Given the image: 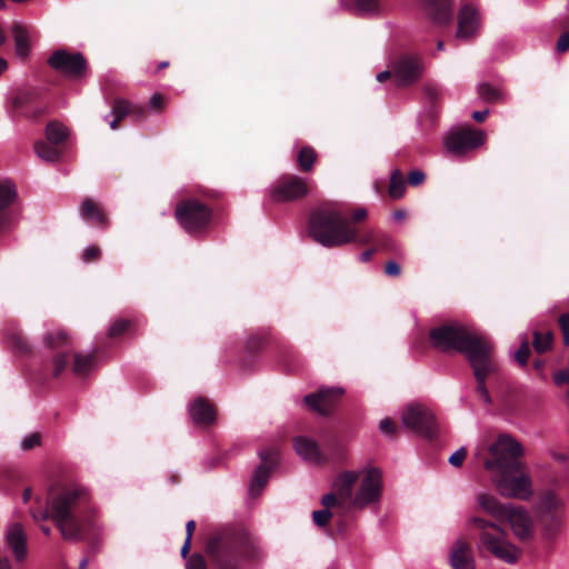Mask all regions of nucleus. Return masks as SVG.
I'll return each instance as SVG.
<instances>
[{
  "mask_svg": "<svg viewBox=\"0 0 569 569\" xmlns=\"http://www.w3.org/2000/svg\"><path fill=\"white\" fill-rule=\"evenodd\" d=\"M40 442L39 436L36 433L29 435L21 441V447L24 450H29L38 446Z\"/></svg>",
  "mask_w": 569,
  "mask_h": 569,
  "instance_id": "nucleus-51",
  "label": "nucleus"
},
{
  "mask_svg": "<svg viewBox=\"0 0 569 569\" xmlns=\"http://www.w3.org/2000/svg\"><path fill=\"white\" fill-rule=\"evenodd\" d=\"M468 526L477 532L480 550H486L507 563H515L520 558V549L507 540L506 530L498 523L480 517H471Z\"/></svg>",
  "mask_w": 569,
  "mask_h": 569,
  "instance_id": "nucleus-6",
  "label": "nucleus"
},
{
  "mask_svg": "<svg viewBox=\"0 0 569 569\" xmlns=\"http://www.w3.org/2000/svg\"><path fill=\"white\" fill-rule=\"evenodd\" d=\"M176 217L189 233L202 231L210 222L209 209L197 200H186L177 206Z\"/></svg>",
  "mask_w": 569,
  "mask_h": 569,
  "instance_id": "nucleus-9",
  "label": "nucleus"
},
{
  "mask_svg": "<svg viewBox=\"0 0 569 569\" xmlns=\"http://www.w3.org/2000/svg\"><path fill=\"white\" fill-rule=\"evenodd\" d=\"M46 136L50 143L59 144L68 137V129L58 122H51L47 126Z\"/></svg>",
  "mask_w": 569,
  "mask_h": 569,
  "instance_id": "nucleus-32",
  "label": "nucleus"
},
{
  "mask_svg": "<svg viewBox=\"0 0 569 569\" xmlns=\"http://www.w3.org/2000/svg\"><path fill=\"white\" fill-rule=\"evenodd\" d=\"M518 540H529L533 535V520L523 507L509 506L505 518Z\"/></svg>",
  "mask_w": 569,
  "mask_h": 569,
  "instance_id": "nucleus-13",
  "label": "nucleus"
},
{
  "mask_svg": "<svg viewBox=\"0 0 569 569\" xmlns=\"http://www.w3.org/2000/svg\"><path fill=\"white\" fill-rule=\"evenodd\" d=\"M308 193L306 181L302 178L291 177L283 179L269 189L270 199L274 202H287L305 197Z\"/></svg>",
  "mask_w": 569,
  "mask_h": 569,
  "instance_id": "nucleus-14",
  "label": "nucleus"
},
{
  "mask_svg": "<svg viewBox=\"0 0 569 569\" xmlns=\"http://www.w3.org/2000/svg\"><path fill=\"white\" fill-rule=\"evenodd\" d=\"M293 448L297 455L308 463L320 465L326 460L318 443L308 437H297L293 440Z\"/></svg>",
  "mask_w": 569,
  "mask_h": 569,
  "instance_id": "nucleus-22",
  "label": "nucleus"
},
{
  "mask_svg": "<svg viewBox=\"0 0 569 569\" xmlns=\"http://www.w3.org/2000/svg\"><path fill=\"white\" fill-rule=\"evenodd\" d=\"M277 455V451L273 449L259 452V456L263 463L256 469L252 476L249 487V492L252 497H258L262 489L264 488V486L267 485L271 468L276 462Z\"/></svg>",
  "mask_w": 569,
  "mask_h": 569,
  "instance_id": "nucleus-18",
  "label": "nucleus"
},
{
  "mask_svg": "<svg viewBox=\"0 0 569 569\" xmlns=\"http://www.w3.org/2000/svg\"><path fill=\"white\" fill-rule=\"evenodd\" d=\"M523 455L522 445L509 433H501L491 443H481L476 450V456L482 460L485 469L490 473L506 468L520 471L523 463L519 459Z\"/></svg>",
  "mask_w": 569,
  "mask_h": 569,
  "instance_id": "nucleus-5",
  "label": "nucleus"
},
{
  "mask_svg": "<svg viewBox=\"0 0 569 569\" xmlns=\"http://www.w3.org/2000/svg\"><path fill=\"white\" fill-rule=\"evenodd\" d=\"M562 506V500L558 498L552 490H546L538 499V509L541 516H548L550 512L559 511Z\"/></svg>",
  "mask_w": 569,
  "mask_h": 569,
  "instance_id": "nucleus-29",
  "label": "nucleus"
},
{
  "mask_svg": "<svg viewBox=\"0 0 569 569\" xmlns=\"http://www.w3.org/2000/svg\"><path fill=\"white\" fill-rule=\"evenodd\" d=\"M529 355H530L529 342H528L527 338H523L519 349L515 353V358L519 362V365L526 366Z\"/></svg>",
  "mask_w": 569,
  "mask_h": 569,
  "instance_id": "nucleus-43",
  "label": "nucleus"
},
{
  "mask_svg": "<svg viewBox=\"0 0 569 569\" xmlns=\"http://www.w3.org/2000/svg\"><path fill=\"white\" fill-rule=\"evenodd\" d=\"M67 333L62 330L47 332L43 337V343L49 348L61 347L67 343Z\"/></svg>",
  "mask_w": 569,
  "mask_h": 569,
  "instance_id": "nucleus-37",
  "label": "nucleus"
},
{
  "mask_svg": "<svg viewBox=\"0 0 569 569\" xmlns=\"http://www.w3.org/2000/svg\"><path fill=\"white\" fill-rule=\"evenodd\" d=\"M470 366L477 380V391L481 400L486 405H490L492 400L486 387V379L497 370V365L491 357V352H488L481 358L470 357Z\"/></svg>",
  "mask_w": 569,
  "mask_h": 569,
  "instance_id": "nucleus-15",
  "label": "nucleus"
},
{
  "mask_svg": "<svg viewBox=\"0 0 569 569\" xmlns=\"http://www.w3.org/2000/svg\"><path fill=\"white\" fill-rule=\"evenodd\" d=\"M130 112V104L127 100L118 99L114 101L111 116L117 117L118 119H123Z\"/></svg>",
  "mask_w": 569,
  "mask_h": 569,
  "instance_id": "nucleus-40",
  "label": "nucleus"
},
{
  "mask_svg": "<svg viewBox=\"0 0 569 569\" xmlns=\"http://www.w3.org/2000/svg\"><path fill=\"white\" fill-rule=\"evenodd\" d=\"M196 528V522L193 520H189L186 525V531H187V540H191L193 531Z\"/></svg>",
  "mask_w": 569,
  "mask_h": 569,
  "instance_id": "nucleus-62",
  "label": "nucleus"
},
{
  "mask_svg": "<svg viewBox=\"0 0 569 569\" xmlns=\"http://www.w3.org/2000/svg\"><path fill=\"white\" fill-rule=\"evenodd\" d=\"M545 532L552 537L562 525V515L559 511L550 512L548 516H541Z\"/></svg>",
  "mask_w": 569,
  "mask_h": 569,
  "instance_id": "nucleus-34",
  "label": "nucleus"
},
{
  "mask_svg": "<svg viewBox=\"0 0 569 569\" xmlns=\"http://www.w3.org/2000/svg\"><path fill=\"white\" fill-rule=\"evenodd\" d=\"M10 32L14 43L16 56L21 60H26L31 53L33 42L30 28L20 21H16L11 24Z\"/></svg>",
  "mask_w": 569,
  "mask_h": 569,
  "instance_id": "nucleus-20",
  "label": "nucleus"
},
{
  "mask_svg": "<svg viewBox=\"0 0 569 569\" xmlns=\"http://www.w3.org/2000/svg\"><path fill=\"white\" fill-rule=\"evenodd\" d=\"M379 430L382 435H385L387 437H391L396 433L397 427L390 418H383L379 422Z\"/></svg>",
  "mask_w": 569,
  "mask_h": 569,
  "instance_id": "nucleus-47",
  "label": "nucleus"
},
{
  "mask_svg": "<svg viewBox=\"0 0 569 569\" xmlns=\"http://www.w3.org/2000/svg\"><path fill=\"white\" fill-rule=\"evenodd\" d=\"M34 151L39 158L44 161L53 162L60 157V150L57 144L38 141L34 143Z\"/></svg>",
  "mask_w": 569,
  "mask_h": 569,
  "instance_id": "nucleus-31",
  "label": "nucleus"
},
{
  "mask_svg": "<svg viewBox=\"0 0 569 569\" xmlns=\"http://www.w3.org/2000/svg\"><path fill=\"white\" fill-rule=\"evenodd\" d=\"M316 160L315 150L310 147H305L298 154L299 167L303 171H310Z\"/></svg>",
  "mask_w": 569,
  "mask_h": 569,
  "instance_id": "nucleus-36",
  "label": "nucleus"
},
{
  "mask_svg": "<svg viewBox=\"0 0 569 569\" xmlns=\"http://www.w3.org/2000/svg\"><path fill=\"white\" fill-rule=\"evenodd\" d=\"M80 217L94 227H106L107 218L93 200L86 198L80 204Z\"/></svg>",
  "mask_w": 569,
  "mask_h": 569,
  "instance_id": "nucleus-26",
  "label": "nucleus"
},
{
  "mask_svg": "<svg viewBox=\"0 0 569 569\" xmlns=\"http://www.w3.org/2000/svg\"><path fill=\"white\" fill-rule=\"evenodd\" d=\"M162 106H163V98H162V96H160L158 93H154L149 99V108H151V109H160V108H162Z\"/></svg>",
  "mask_w": 569,
  "mask_h": 569,
  "instance_id": "nucleus-57",
  "label": "nucleus"
},
{
  "mask_svg": "<svg viewBox=\"0 0 569 569\" xmlns=\"http://www.w3.org/2000/svg\"><path fill=\"white\" fill-rule=\"evenodd\" d=\"M48 64L57 72L72 79L80 78L87 67L82 53L68 51L67 49L54 50L48 59Z\"/></svg>",
  "mask_w": 569,
  "mask_h": 569,
  "instance_id": "nucleus-12",
  "label": "nucleus"
},
{
  "mask_svg": "<svg viewBox=\"0 0 569 569\" xmlns=\"http://www.w3.org/2000/svg\"><path fill=\"white\" fill-rule=\"evenodd\" d=\"M426 11L437 24H445L452 18V3L450 0H428Z\"/></svg>",
  "mask_w": 569,
  "mask_h": 569,
  "instance_id": "nucleus-25",
  "label": "nucleus"
},
{
  "mask_svg": "<svg viewBox=\"0 0 569 569\" xmlns=\"http://www.w3.org/2000/svg\"><path fill=\"white\" fill-rule=\"evenodd\" d=\"M129 325H130V322L126 319L116 320L109 329V336L112 338L120 336L122 332H124L127 330Z\"/></svg>",
  "mask_w": 569,
  "mask_h": 569,
  "instance_id": "nucleus-46",
  "label": "nucleus"
},
{
  "mask_svg": "<svg viewBox=\"0 0 569 569\" xmlns=\"http://www.w3.org/2000/svg\"><path fill=\"white\" fill-rule=\"evenodd\" d=\"M331 517L332 513L329 511V509L316 510L312 512L313 522L319 527L326 526Z\"/></svg>",
  "mask_w": 569,
  "mask_h": 569,
  "instance_id": "nucleus-45",
  "label": "nucleus"
},
{
  "mask_svg": "<svg viewBox=\"0 0 569 569\" xmlns=\"http://www.w3.org/2000/svg\"><path fill=\"white\" fill-rule=\"evenodd\" d=\"M480 29V17L476 8L470 4L465 6L458 16V29L456 37L461 40H468L475 37Z\"/></svg>",
  "mask_w": 569,
  "mask_h": 569,
  "instance_id": "nucleus-19",
  "label": "nucleus"
},
{
  "mask_svg": "<svg viewBox=\"0 0 569 569\" xmlns=\"http://www.w3.org/2000/svg\"><path fill=\"white\" fill-rule=\"evenodd\" d=\"M569 49V31L562 33L557 42V50L559 52H565Z\"/></svg>",
  "mask_w": 569,
  "mask_h": 569,
  "instance_id": "nucleus-55",
  "label": "nucleus"
},
{
  "mask_svg": "<svg viewBox=\"0 0 569 569\" xmlns=\"http://www.w3.org/2000/svg\"><path fill=\"white\" fill-rule=\"evenodd\" d=\"M431 345L440 351L456 350L470 357L481 358L491 352V343L477 331L460 323L443 325L429 332Z\"/></svg>",
  "mask_w": 569,
  "mask_h": 569,
  "instance_id": "nucleus-4",
  "label": "nucleus"
},
{
  "mask_svg": "<svg viewBox=\"0 0 569 569\" xmlns=\"http://www.w3.org/2000/svg\"><path fill=\"white\" fill-rule=\"evenodd\" d=\"M488 114H489L488 109L475 111L472 113V119L476 120L477 122H482L487 118Z\"/></svg>",
  "mask_w": 569,
  "mask_h": 569,
  "instance_id": "nucleus-60",
  "label": "nucleus"
},
{
  "mask_svg": "<svg viewBox=\"0 0 569 569\" xmlns=\"http://www.w3.org/2000/svg\"><path fill=\"white\" fill-rule=\"evenodd\" d=\"M455 569H475L470 546L465 540H457L450 556Z\"/></svg>",
  "mask_w": 569,
  "mask_h": 569,
  "instance_id": "nucleus-24",
  "label": "nucleus"
},
{
  "mask_svg": "<svg viewBox=\"0 0 569 569\" xmlns=\"http://www.w3.org/2000/svg\"><path fill=\"white\" fill-rule=\"evenodd\" d=\"M207 552L218 569H239L243 560L260 557L261 548L246 530L224 528L209 539Z\"/></svg>",
  "mask_w": 569,
  "mask_h": 569,
  "instance_id": "nucleus-3",
  "label": "nucleus"
},
{
  "mask_svg": "<svg viewBox=\"0 0 569 569\" xmlns=\"http://www.w3.org/2000/svg\"><path fill=\"white\" fill-rule=\"evenodd\" d=\"M376 251L386 250V251H397L398 244L396 241L387 234H379L376 239Z\"/></svg>",
  "mask_w": 569,
  "mask_h": 569,
  "instance_id": "nucleus-39",
  "label": "nucleus"
},
{
  "mask_svg": "<svg viewBox=\"0 0 569 569\" xmlns=\"http://www.w3.org/2000/svg\"><path fill=\"white\" fill-rule=\"evenodd\" d=\"M553 381L557 386L569 385V369H563L553 373Z\"/></svg>",
  "mask_w": 569,
  "mask_h": 569,
  "instance_id": "nucleus-50",
  "label": "nucleus"
},
{
  "mask_svg": "<svg viewBox=\"0 0 569 569\" xmlns=\"http://www.w3.org/2000/svg\"><path fill=\"white\" fill-rule=\"evenodd\" d=\"M425 180V173L421 170H413L408 174V181L411 186H419Z\"/></svg>",
  "mask_w": 569,
  "mask_h": 569,
  "instance_id": "nucleus-52",
  "label": "nucleus"
},
{
  "mask_svg": "<svg viewBox=\"0 0 569 569\" xmlns=\"http://www.w3.org/2000/svg\"><path fill=\"white\" fill-rule=\"evenodd\" d=\"M342 392L341 388H322L315 393L307 395L303 401L311 410L320 415H328Z\"/></svg>",
  "mask_w": 569,
  "mask_h": 569,
  "instance_id": "nucleus-17",
  "label": "nucleus"
},
{
  "mask_svg": "<svg viewBox=\"0 0 569 569\" xmlns=\"http://www.w3.org/2000/svg\"><path fill=\"white\" fill-rule=\"evenodd\" d=\"M97 366L94 352H77L73 356L72 371L76 376H86Z\"/></svg>",
  "mask_w": 569,
  "mask_h": 569,
  "instance_id": "nucleus-28",
  "label": "nucleus"
},
{
  "mask_svg": "<svg viewBox=\"0 0 569 569\" xmlns=\"http://www.w3.org/2000/svg\"><path fill=\"white\" fill-rule=\"evenodd\" d=\"M358 478L359 475L356 471H345L338 476L335 486L340 497H351L353 485Z\"/></svg>",
  "mask_w": 569,
  "mask_h": 569,
  "instance_id": "nucleus-30",
  "label": "nucleus"
},
{
  "mask_svg": "<svg viewBox=\"0 0 569 569\" xmlns=\"http://www.w3.org/2000/svg\"><path fill=\"white\" fill-rule=\"evenodd\" d=\"M385 271L388 276L398 277L400 274V267L396 261H388Z\"/></svg>",
  "mask_w": 569,
  "mask_h": 569,
  "instance_id": "nucleus-56",
  "label": "nucleus"
},
{
  "mask_svg": "<svg viewBox=\"0 0 569 569\" xmlns=\"http://www.w3.org/2000/svg\"><path fill=\"white\" fill-rule=\"evenodd\" d=\"M406 182L399 170H393L390 177L389 194L393 199H399L405 194Z\"/></svg>",
  "mask_w": 569,
  "mask_h": 569,
  "instance_id": "nucleus-33",
  "label": "nucleus"
},
{
  "mask_svg": "<svg viewBox=\"0 0 569 569\" xmlns=\"http://www.w3.org/2000/svg\"><path fill=\"white\" fill-rule=\"evenodd\" d=\"M401 421L405 428L421 436L431 437L436 432L435 415L421 403L408 405L402 411Z\"/></svg>",
  "mask_w": 569,
  "mask_h": 569,
  "instance_id": "nucleus-10",
  "label": "nucleus"
},
{
  "mask_svg": "<svg viewBox=\"0 0 569 569\" xmlns=\"http://www.w3.org/2000/svg\"><path fill=\"white\" fill-rule=\"evenodd\" d=\"M467 456V451L465 448L458 449L456 452H453L450 458L449 462L455 467H460Z\"/></svg>",
  "mask_w": 569,
  "mask_h": 569,
  "instance_id": "nucleus-49",
  "label": "nucleus"
},
{
  "mask_svg": "<svg viewBox=\"0 0 569 569\" xmlns=\"http://www.w3.org/2000/svg\"><path fill=\"white\" fill-rule=\"evenodd\" d=\"M376 252V249H368V250H365L361 254H360V260L362 262H367L371 259L372 254Z\"/></svg>",
  "mask_w": 569,
  "mask_h": 569,
  "instance_id": "nucleus-63",
  "label": "nucleus"
},
{
  "mask_svg": "<svg viewBox=\"0 0 569 569\" xmlns=\"http://www.w3.org/2000/svg\"><path fill=\"white\" fill-rule=\"evenodd\" d=\"M383 479L378 468H369L363 471L360 486L351 500L352 507L365 509L378 505L382 497Z\"/></svg>",
  "mask_w": 569,
  "mask_h": 569,
  "instance_id": "nucleus-8",
  "label": "nucleus"
},
{
  "mask_svg": "<svg viewBox=\"0 0 569 569\" xmlns=\"http://www.w3.org/2000/svg\"><path fill=\"white\" fill-rule=\"evenodd\" d=\"M552 342V333L546 332L540 333L538 331H535V339H533V348L537 352L542 353L547 351L551 347Z\"/></svg>",
  "mask_w": 569,
  "mask_h": 569,
  "instance_id": "nucleus-38",
  "label": "nucleus"
},
{
  "mask_svg": "<svg viewBox=\"0 0 569 569\" xmlns=\"http://www.w3.org/2000/svg\"><path fill=\"white\" fill-rule=\"evenodd\" d=\"M12 347L20 349L22 351L28 350L26 343L22 341V338L20 336L12 337Z\"/></svg>",
  "mask_w": 569,
  "mask_h": 569,
  "instance_id": "nucleus-59",
  "label": "nucleus"
},
{
  "mask_svg": "<svg viewBox=\"0 0 569 569\" xmlns=\"http://www.w3.org/2000/svg\"><path fill=\"white\" fill-rule=\"evenodd\" d=\"M190 417L196 425H208L214 420L212 407L203 399L194 400L189 408Z\"/></svg>",
  "mask_w": 569,
  "mask_h": 569,
  "instance_id": "nucleus-27",
  "label": "nucleus"
},
{
  "mask_svg": "<svg viewBox=\"0 0 569 569\" xmlns=\"http://www.w3.org/2000/svg\"><path fill=\"white\" fill-rule=\"evenodd\" d=\"M565 345H569V313H563L559 319Z\"/></svg>",
  "mask_w": 569,
  "mask_h": 569,
  "instance_id": "nucleus-48",
  "label": "nucleus"
},
{
  "mask_svg": "<svg viewBox=\"0 0 569 569\" xmlns=\"http://www.w3.org/2000/svg\"><path fill=\"white\" fill-rule=\"evenodd\" d=\"M322 505L326 507V509H329L331 506L336 502V496L333 493L325 495L321 499Z\"/></svg>",
  "mask_w": 569,
  "mask_h": 569,
  "instance_id": "nucleus-58",
  "label": "nucleus"
},
{
  "mask_svg": "<svg viewBox=\"0 0 569 569\" xmlns=\"http://www.w3.org/2000/svg\"><path fill=\"white\" fill-rule=\"evenodd\" d=\"M356 9L360 13H372L379 9L378 0H356Z\"/></svg>",
  "mask_w": 569,
  "mask_h": 569,
  "instance_id": "nucleus-41",
  "label": "nucleus"
},
{
  "mask_svg": "<svg viewBox=\"0 0 569 569\" xmlns=\"http://www.w3.org/2000/svg\"><path fill=\"white\" fill-rule=\"evenodd\" d=\"M479 94L482 99L490 102L497 101L500 98L499 91L487 83H482L479 86Z\"/></svg>",
  "mask_w": 569,
  "mask_h": 569,
  "instance_id": "nucleus-42",
  "label": "nucleus"
},
{
  "mask_svg": "<svg viewBox=\"0 0 569 569\" xmlns=\"http://www.w3.org/2000/svg\"><path fill=\"white\" fill-rule=\"evenodd\" d=\"M87 498L84 490L80 488L63 489L49 500V508L31 510L34 521L51 519L62 537L67 540H79L84 531V521L80 503Z\"/></svg>",
  "mask_w": 569,
  "mask_h": 569,
  "instance_id": "nucleus-2",
  "label": "nucleus"
},
{
  "mask_svg": "<svg viewBox=\"0 0 569 569\" xmlns=\"http://www.w3.org/2000/svg\"><path fill=\"white\" fill-rule=\"evenodd\" d=\"M6 543L17 561H21L26 558L27 535L21 523L12 522L8 525L6 531Z\"/></svg>",
  "mask_w": 569,
  "mask_h": 569,
  "instance_id": "nucleus-21",
  "label": "nucleus"
},
{
  "mask_svg": "<svg viewBox=\"0 0 569 569\" xmlns=\"http://www.w3.org/2000/svg\"><path fill=\"white\" fill-rule=\"evenodd\" d=\"M309 232L315 241L327 248L341 247L350 242L367 244L377 239L372 229L359 231L333 208L316 210L310 216Z\"/></svg>",
  "mask_w": 569,
  "mask_h": 569,
  "instance_id": "nucleus-1",
  "label": "nucleus"
},
{
  "mask_svg": "<svg viewBox=\"0 0 569 569\" xmlns=\"http://www.w3.org/2000/svg\"><path fill=\"white\" fill-rule=\"evenodd\" d=\"M187 569H206L203 559L199 556L191 557L187 561Z\"/></svg>",
  "mask_w": 569,
  "mask_h": 569,
  "instance_id": "nucleus-54",
  "label": "nucleus"
},
{
  "mask_svg": "<svg viewBox=\"0 0 569 569\" xmlns=\"http://www.w3.org/2000/svg\"><path fill=\"white\" fill-rule=\"evenodd\" d=\"M478 507L496 520H502L511 503H501L493 495L480 492L476 497Z\"/></svg>",
  "mask_w": 569,
  "mask_h": 569,
  "instance_id": "nucleus-23",
  "label": "nucleus"
},
{
  "mask_svg": "<svg viewBox=\"0 0 569 569\" xmlns=\"http://www.w3.org/2000/svg\"><path fill=\"white\" fill-rule=\"evenodd\" d=\"M17 196L14 186L9 181H0V210L6 211Z\"/></svg>",
  "mask_w": 569,
  "mask_h": 569,
  "instance_id": "nucleus-35",
  "label": "nucleus"
},
{
  "mask_svg": "<svg viewBox=\"0 0 569 569\" xmlns=\"http://www.w3.org/2000/svg\"><path fill=\"white\" fill-rule=\"evenodd\" d=\"M491 482L502 497L519 500H529L533 495L532 480L525 467L515 472L506 468L491 473Z\"/></svg>",
  "mask_w": 569,
  "mask_h": 569,
  "instance_id": "nucleus-7",
  "label": "nucleus"
},
{
  "mask_svg": "<svg viewBox=\"0 0 569 569\" xmlns=\"http://www.w3.org/2000/svg\"><path fill=\"white\" fill-rule=\"evenodd\" d=\"M99 253H100L99 248L93 247V246H88L83 251L82 259L86 262H89V261L97 259L99 257Z\"/></svg>",
  "mask_w": 569,
  "mask_h": 569,
  "instance_id": "nucleus-53",
  "label": "nucleus"
},
{
  "mask_svg": "<svg viewBox=\"0 0 569 569\" xmlns=\"http://www.w3.org/2000/svg\"><path fill=\"white\" fill-rule=\"evenodd\" d=\"M110 117L111 114H107L104 117V120L109 122V126L112 130H117L118 129V122L121 120V119H118L117 117H113L111 120H110Z\"/></svg>",
  "mask_w": 569,
  "mask_h": 569,
  "instance_id": "nucleus-64",
  "label": "nucleus"
},
{
  "mask_svg": "<svg viewBox=\"0 0 569 569\" xmlns=\"http://www.w3.org/2000/svg\"><path fill=\"white\" fill-rule=\"evenodd\" d=\"M366 217H367V210L365 208L357 209L352 214V219L355 221H360V220L365 219Z\"/></svg>",
  "mask_w": 569,
  "mask_h": 569,
  "instance_id": "nucleus-61",
  "label": "nucleus"
},
{
  "mask_svg": "<svg viewBox=\"0 0 569 569\" xmlns=\"http://www.w3.org/2000/svg\"><path fill=\"white\" fill-rule=\"evenodd\" d=\"M485 139V132L481 130L460 128L450 130L443 139V144L447 152L460 156L481 146Z\"/></svg>",
  "mask_w": 569,
  "mask_h": 569,
  "instance_id": "nucleus-11",
  "label": "nucleus"
},
{
  "mask_svg": "<svg viewBox=\"0 0 569 569\" xmlns=\"http://www.w3.org/2000/svg\"><path fill=\"white\" fill-rule=\"evenodd\" d=\"M425 70L422 60L416 56L402 57L396 68V80L400 86H409L420 79Z\"/></svg>",
  "mask_w": 569,
  "mask_h": 569,
  "instance_id": "nucleus-16",
  "label": "nucleus"
},
{
  "mask_svg": "<svg viewBox=\"0 0 569 569\" xmlns=\"http://www.w3.org/2000/svg\"><path fill=\"white\" fill-rule=\"evenodd\" d=\"M53 376L58 377L64 371L69 362L68 356L59 353L53 358Z\"/></svg>",
  "mask_w": 569,
  "mask_h": 569,
  "instance_id": "nucleus-44",
  "label": "nucleus"
}]
</instances>
